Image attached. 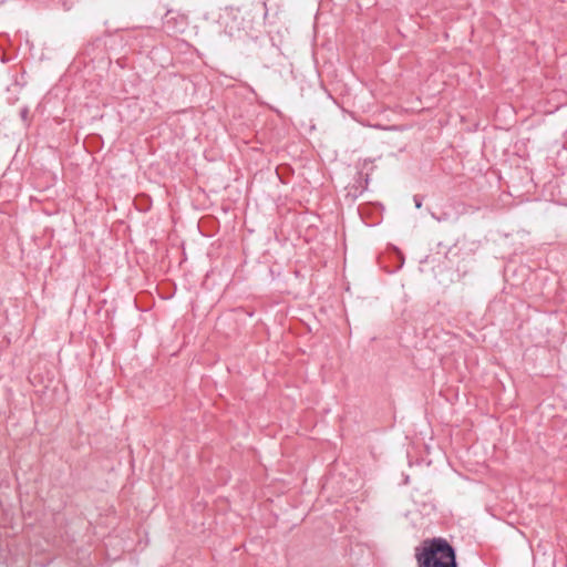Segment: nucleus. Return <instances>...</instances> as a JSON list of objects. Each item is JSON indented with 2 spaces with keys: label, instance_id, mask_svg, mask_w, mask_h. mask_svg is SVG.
Returning <instances> with one entry per match:
<instances>
[{
  "label": "nucleus",
  "instance_id": "obj_3",
  "mask_svg": "<svg viewBox=\"0 0 567 567\" xmlns=\"http://www.w3.org/2000/svg\"><path fill=\"white\" fill-rule=\"evenodd\" d=\"M27 114H28V111H27V110H22V112H21V116H22L23 118H25Z\"/></svg>",
  "mask_w": 567,
  "mask_h": 567
},
{
  "label": "nucleus",
  "instance_id": "obj_2",
  "mask_svg": "<svg viewBox=\"0 0 567 567\" xmlns=\"http://www.w3.org/2000/svg\"><path fill=\"white\" fill-rule=\"evenodd\" d=\"M413 200H414L415 207L416 208H421V206H422V198L419 195H415L413 197Z\"/></svg>",
  "mask_w": 567,
  "mask_h": 567
},
{
  "label": "nucleus",
  "instance_id": "obj_1",
  "mask_svg": "<svg viewBox=\"0 0 567 567\" xmlns=\"http://www.w3.org/2000/svg\"><path fill=\"white\" fill-rule=\"evenodd\" d=\"M417 567H458L454 547L442 537L423 542L421 549L416 548Z\"/></svg>",
  "mask_w": 567,
  "mask_h": 567
}]
</instances>
